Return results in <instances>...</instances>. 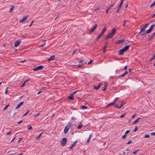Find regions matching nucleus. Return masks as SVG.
<instances>
[{
	"label": "nucleus",
	"instance_id": "f257e3e1",
	"mask_svg": "<svg viewBox=\"0 0 155 155\" xmlns=\"http://www.w3.org/2000/svg\"><path fill=\"white\" fill-rule=\"evenodd\" d=\"M129 47L130 45L125 46L123 49L119 51L118 54L120 55H123L124 52L129 49Z\"/></svg>",
	"mask_w": 155,
	"mask_h": 155
},
{
	"label": "nucleus",
	"instance_id": "f03ea898",
	"mask_svg": "<svg viewBox=\"0 0 155 155\" xmlns=\"http://www.w3.org/2000/svg\"><path fill=\"white\" fill-rule=\"evenodd\" d=\"M71 126V122H69L68 124L65 126L64 130V133L66 134L69 130Z\"/></svg>",
	"mask_w": 155,
	"mask_h": 155
},
{
	"label": "nucleus",
	"instance_id": "7ed1b4c3",
	"mask_svg": "<svg viewBox=\"0 0 155 155\" xmlns=\"http://www.w3.org/2000/svg\"><path fill=\"white\" fill-rule=\"evenodd\" d=\"M67 142V139L66 138H63L61 141V144L62 146H64Z\"/></svg>",
	"mask_w": 155,
	"mask_h": 155
},
{
	"label": "nucleus",
	"instance_id": "20e7f679",
	"mask_svg": "<svg viewBox=\"0 0 155 155\" xmlns=\"http://www.w3.org/2000/svg\"><path fill=\"white\" fill-rule=\"evenodd\" d=\"M145 28L143 27V28H141L140 31L139 33V34L142 36L144 35V34L146 33V32L145 31Z\"/></svg>",
	"mask_w": 155,
	"mask_h": 155
},
{
	"label": "nucleus",
	"instance_id": "39448f33",
	"mask_svg": "<svg viewBox=\"0 0 155 155\" xmlns=\"http://www.w3.org/2000/svg\"><path fill=\"white\" fill-rule=\"evenodd\" d=\"M44 68V66L43 65H40L35 68L33 69V71H37L38 70H42Z\"/></svg>",
	"mask_w": 155,
	"mask_h": 155
},
{
	"label": "nucleus",
	"instance_id": "423d86ee",
	"mask_svg": "<svg viewBox=\"0 0 155 155\" xmlns=\"http://www.w3.org/2000/svg\"><path fill=\"white\" fill-rule=\"evenodd\" d=\"M155 26V24L152 25L150 27L149 29L146 31V33L147 34L150 33L153 30V28Z\"/></svg>",
	"mask_w": 155,
	"mask_h": 155
},
{
	"label": "nucleus",
	"instance_id": "0eeeda50",
	"mask_svg": "<svg viewBox=\"0 0 155 155\" xmlns=\"http://www.w3.org/2000/svg\"><path fill=\"white\" fill-rule=\"evenodd\" d=\"M106 28L105 27H104L103 28V29L102 30V31L101 33H100V34L98 36V37L97 38H96V40H98L99 38H100L101 36H102L104 34V32L106 31Z\"/></svg>",
	"mask_w": 155,
	"mask_h": 155
},
{
	"label": "nucleus",
	"instance_id": "6e6552de",
	"mask_svg": "<svg viewBox=\"0 0 155 155\" xmlns=\"http://www.w3.org/2000/svg\"><path fill=\"white\" fill-rule=\"evenodd\" d=\"M114 36V35H112L110 33L105 37V39L107 40L109 38H112Z\"/></svg>",
	"mask_w": 155,
	"mask_h": 155
},
{
	"label": "nucleus",
	"instance_id": "1a4fd4ad",
	"mask_svg": "<svg viewBox=\"0 0 155 155\" xmlns=\"http://www.w3.org/2000/svg\"><path fill=\"white\" fill-rule=\"evenodd\" d=\"M97 26V24H95L93 26L92 28H91L90 30V32L91 33L93 31H94L95 29L96 28Z\"/></svg>",
	"mask_w": 155,
	"mask_h": 155
},
{
	"label": "nucleus",
	"instance_id": "9d476101",
	"mask_svg": "<svg viewBox=\"0 0 155 155\" xmlns=\"http://www.w3.org/2000/svg\"><path fill=\"white\" fill-rule=\"evenodd\" d=\"M21 41L20 40H17L15 43L14 46L15 47L18 46L21 43Z\"/></svg>",
	"mask_w": 155,
	"mask_h": 155
},
{
	"label": "nucleus",
	"instance_id": "9b49d317",
	"mask_svg": "<svg viewBox=\"0 0 155 155\" xmlns=\"http://www.w3.org/2000/svg\"><path fill=\"white\" fill-rule=\"evenodd\" d=\"M24 102L22 101L21 102H20L18 105L15 107V109H17L18 108H19L23 104Z\"/></svg>",
	"mask_w": 155,
	"mask_h": 155
},
{
	"label": "nucleus",
	"instance_id": "f8f14e48",
	"mask_svg": "<svg viewBox=\"0 0 155 155\" xmlns=\"http://www.w3.org/2000/svg\"><path fill=\"white\" fill-rule=\"evenodd\" d=\"M28 17V15H26L25 17H23L22 19L20 20V22H21L24 21Z\"/></svg>",
	"mask_w": 155,
	"mask_h": 155
},
{
	"label": "nucleus",
	"instance_id": "ddd939ff",
	"mask_svg": "<svg viewBox=\"0 0 155 155\" xmlns=\"http://www.w3.org/2000/svg\"><path fill=\"white\" fill-rule=\"evenodd\" d=\"M101 83H99L97 86H93L94 88L95 89L97 90L101 87Z\"/></svg>",
	"mask_w": 155,
	"mask_h": 155
},
{
	"label": "nucleus",
	"instance_id": "4468645a",
	"mask_svg": "<svg viewBox=\"0 0 155 155\" xmlns=\"http://www.w3.org/2000/svg\"><path fill=\"white\" fill-rule=\"evenodd\" d=\"M155 36V32L153 33L149 38L148 41H150Z\"/></svg>",
	"mask_w": 155,
	"mask_h": 155
},
{
	"label": "nucleus",
	"instance_id": "2eb2a0df",
	"mask_svg": "<svg viewBox=\"0 0 155 155\" xmlns=\"http://www.w3.org/2000/svg\"><path fill=\"white\" fill-rule=\"evenodd\" d=\"M116 29L115 28H113L112 30L110 33H111V34L114 35L116 33Z\"/></svg>",
	"mask_w": 155,
	"mask_h": 155
},
{
	"label": "nucleus",
	"instance_id": "dca6fc26",
	"mask_svg": "<svg viewBox=\"0 0 155 155\" xmlns=\"http://www.w3.org/2000/svg\"><path fill=\"white\" fill-rule=\"evenodd\" d=\"M55 56L54 55H53V56H51L50 58L48 59V61H51L53 60L55 58Z\"/></svg>",
	"mask_w": 155,
	"mask_h": 155
},
{
	"label": "nucleus",
	"instance_id": "f3484780",
	"mask_svg": "<svg viewBox=\"0 0 155 155\" xmlns=\"http://www.w3.org/2000/svg\"><path fill=\"white\" fill-rule=\"evenodd\" d=\"M124 41V40H118L116 42V44H120L123 43Z\"/></svg>",
	"mask_w": 155,
	"mask_h": 155
},
{
	"label": "nucleus",
	"instance_id": "a211bd4d",
	"mask_svg": "<svg viewBox=\"0 0 155 155\" xmlns=\"http://www.w3.org/2000/svg\"><path fill=\"white\" fill-rule=\"evenodd\" d=\"M141 119L140 117H138L137 119H136L134 121L133 123V124H135L137 123H138L139 121V120Z\"/></svg>",
	"mask_w": 155,
	"mask_h": 155
},
{
	"label": "nucleus",
	"instance_id": "6ab92c4d",
	"mask_svg": "<svg viewBox=\"0 0 155 155\" xmlns=\"http://www.w3.org/2000/svg\"><path fill=\"white\" fill-rule=\"evenodd\" d=\"M74 97V96H72L71 95L70 96H69L68 97V98L69 99H70L71 100H73L74 99V98H73V97Z\"/></svg>",
	"mask_w": 155,
	"mask_h": 155
},
{
	"label": "nucleus",
	"instance_id": "aec40b11",
	"mask_svg": "<svg viewBox=\"0 0 155 155\" xmlns=\"http://www.w3.org/2000/svg\"><path fill=\"white\" fill-rule=\"evenodd\" d=\"M114 103L113 102L112 103H110L108 104V105H107L106 106V107H108L110 106L114 105Z\"/></svg>",
	"mask_w": 155,
	"mask_h": 155
},
{
	"label": "nucleus",
	"instance_id": "412c9836",
	"mask_svg": "<svg viewBox=\"0 0 155 155\" xmlns=\"http://www.w3.org/2000/svg\"><path fill=\"white\" fill-rule=\"evenodd\" d=\"M80 108H81L82 109L84 110L87 109V107L86 106L84 105L81 106Z\"/></svg>",
	"mask_w": 155,
	"mask_h": 155
},
{
	"label": "nucleus",
	"instance_id": "4be33fe9",
	"mask_svg": "<svg viewBox=\"0 0 155 155\" xmlns=\"http://www.w3.org/2000/svg\"><path fill=\"white\" fill-rule=\"evenodd\" d=\"M28 81V80H26V81H25L20 86V87H24L25 84V83L26 82Z\"/></svg>",
	"mask_w": 155,
	"mask_h": 155
},
{
	"label": "nucleus",
	"instance_id": "5701e85b",
	"mask_svg": "<svg viewBox=\"0 0 155 155\" xmlns=\"http://www.w3.org/2000/svg\"><path fill=\"white\" fill-rule=\"evenodd\" d=\"M78 142L77 140H76L74 142L71 146L73 147L76 144V143Z\"/></svg>",
	"mask_w": 155,
	"mask_h": 155
},
{
	"label": "nucleus",
	"instance_id": "b1692460",
	"mask_svg": "<svg viewBox=\"0 0 155 155\" xmlns=\"http://www.w3.org/2000/svg\"><path fill=\"white\" fill-rule=\"evenodd\" d=\"M149 134L151 135H155V132H153L152 131H150Z\"/></svg>",
	"mask_w": 155,
	"mask_h": 155
},
{
	"label": "nucleus",
	"instance_id": "393cba45",
	"mask_svg": "<svg viewBox=\"0 0 155 155\" xmlns=\"http://www.w3.org/2000/svg\"><path fill=\"white\" fill-rule=\"evenodd\" d=\"M43 42L44 43V44H42L40 46H39V47H43L44 46V45L45 44V40H43Z\"/></svg>",
	"mask_w": 155,
	"mask_h": 155
},
{
	"label": "nucleus",
	"instance_id": "a878e982",
	"mask_svg": "<svg viewBox=\"0 0 155 155\" xmlns=\"http://www.w3.org/2000/svg\"><path fill=\"white\" fill-rule=\"evenodd\" d=\"M83 127V125L82 124H80L79 125L78 127H77V128L78 129H80L81 128Z\"/></svg>",
	"mask_w": 155,
	"mask_h": 155
},
{
	"label": "nucleus",
	"instance_id": "bb28decb",
	"mask_svg": "<svg viewBox=\"0 0 155 155\" xmlns=\"http://www.w3.org/2000/svg\"><path fill=\"white\" fill-rule=\"evenodd\" d=\"M114 3L113 4L111 5L108 7V9L110 10L112 7H113L114 6Z\"/></svg>",
	"mask_w": 155,
	"mask_h": 155
},
{
	"label": "nucleus",
	"instance_id": "cd10ccee",
	"mask_svg": "<svg viewBox=\"0 0 155 155\" xmlns=\"http://www.w3.org/2000/svg\"><path fill=\"white\" fill-rule=\"evenodd\" d=\"M91 136H89V138L88 139L87 141L86 142V143H88L89 141L90 140L91 138Z\"/></svg>",
	"mask_w": 155,
	"mask_h": 155
},
{
	"label": "nucleus",
	"instance_id": "c85d7f7f",
	"mask_svg": "<svg viewBox=\"0 0 155 155\" xmlns=\"http://www.w3.org/2000/svg\"><path fill=\"white\" fill-rule=\"evenodd\" d=\"M119 97H117L114 99L113 101V102L115 104L116 101L118 99Z\"/></svg>",
	"mask_w": 155,
	"mask_h": 155
},
{
	"label": "nucleus",
	"instance_id": "c756f323",
	"mask_svg": "<svg viewBox=\"0 0 155 155\" xmlns=\"http://www.w3.org/2000/svg\"><path fill=\"white\" fill-rule=\"evenodd\" d=\"M9 106V104H8L5 106V107L3 108V110H6L8 107Z\"/></svg>",
	"mask_w": 155,
	"mask_h": 155
},
{
	"label": "nucleus",
	"instance_id": "7c9ffc66",
	"mask_svg": "<svg viewBox=\"0 0 155 155\" xmlns=\"http://www.w3.org/2000/svg\"><path fill=\"white\" fill-rule=\"evenodd\" d=\"M123 0H121V2H120V4L118 6L119 7H121V6H122V5H123Z\"/></svg>",
	"mask_w": 155,
	"mask_h": 155
},
{
	"label": "nucleus",
	"instance_id": "2f4dec72",
	"mask_svg": "<svg viewBox=\"0 0 155 155\" xmlns=\"http://www.w3.org/2000/svg\"><path fill=\"white\" fill-rule=\"evenodd\" d=\"M154 5H155V1L150 6V8L153 7Z\"/></svg>",
	"mask_w": 155,
	"mask_h": 155
},
{
	"label": "nucleus",
	"instance_id": "473e14b6",
	"mask_svg": "<svg viewBox=\"0 0 155 155\" xmlns=\"http://www.w3.org/2000/svg\"><path fill=\"white\" fill-rule=\"evenodd\" d=\"M78 91H73V92H72L71 94V95L72 96H74V95Z\"/></svg>",
	"mask_w": 155,
	"mask_h": 155
},
{
	"label": "nucleus",
	"instance_id": "72a5a7b5",
	"mask_svg": "<svg viewBox=\"0 0 155 155\" xmlns=\"http://www.w3.org/2000/svg\"><path fill=\"white\" fill-rule=\"evenodd\" d=\"M121 7H119V6H118V7H117V13L119 12V11L120 10V9Z\"/></svg>",
	"mask_w": 155,
	"mask_h": 155
},
{
	"label": "nucleus",
	"instance_id": "f704fd0d",
	"mask_svg": "<svg viewBox=\"0 0 155 155\" xmlns=\"http://www.w3.org/2000/svg\"><path fill=\"white\" fill-rule=\"evenodd\" d=\"M154 59H155V55H154L152 58L150 60V61H151Z\"/></svg>",
	"mask_w": 155,
	"mask_h": 155
},
{
	"label": "nucleus",
	"instance_id": "c9c22d12",
	"mask_svg": "<svg viewBox=\"0 0 155 155\" xmlns=\"http://www.w3.org/2000/svg\"><path fill=\"white\" fill-rule=\"evenodd\" d=\"M130 132V130H127L125 133V134L123 136H126V134H128Z\"/></svg>",
	"mask_w": 155,
	"mask_h": 155
},
{
	"label": "nucleus",
	"instance_id": "e433bc0d",
	"mask_svg": "<svg viewBox=\"0 0 155 155\" xmlns=\"http://www.w3.org/2000/svg\"><path fill=\"white\" fill-rule=\"evenodd\" d=\"M34 20L32 21H31V24L28 26L29 27H30L32 26V24H33V23H34Z\"/></svg>",
	"mask_w": 155,
	"mask_h": 155
},
{
	"label": "nucleus",
	"instance_id": "4c0bfd02",
	"mask_svg": "<svg viewBox=\"0 0 155 155\" xmlns=\"http://www.w3.org/2000/svg\"><path fill=\"white\" fill-rule=\"evenodd\" d=\"M14 6H13V7H12L10 9V10H9V12H12V10H13L14 8Z\"/></svg>",
	"mask_w": 155,
	"mask_h": 155
},
{
	"label": "nucleus",
	"instance_id": "58836bf2",
	"mask_svg": "<svg viewBox=\"0 0 155 155\" xmlns=\"http://www.w3.org/2000/svg\"><path fill=\"white\" fill-rule=\"evenodd\" d=\"M125 76V74H124V73H123L122 75H119L118 76V77L119 78L124 77Z\"/></svg>",
	"mask_w": 155,
	"mask_h": 155
},
{
	"label": "nucleus",
	"instance_id": "ea45409f",
	"mask_svg": "<svg viewBox=\"0 0 155 155\" xmlns=\"http://www.w3.org/2000/svg\"><path fill=\"white\" fill-rule=\"evenodd\" d=\"M40 113H38L35 115V117H37L38 116L40 115Z\"/></svg>",
	"mask_w": 155,
	"mask_h": 155
},
{
	"label": "nucleus",
	"instance_id": "a19ab883",
	"mask_svg": "<svg viewBox=\"0 0 155 155\" xmlns=\"http://www.w3.org/2000/svg\"><path fill=\"white\" fill-rule=\"evenodd\" d=\"M125 104V103H122L118 107V108H120L123 105Z\"/></svg>",
	"mask_w": 155,
	"mask_h": 155
},
{
	"label": "nucleus",
	"instance_id": "79ce46f5",
	"mask_svg": "<svg viewBox=\"0 0 155 155\" xmlns=\"http://www.w3.org/2000/svg\"><path fill=\"white\" fill-rule=\"evenodd\" d=\"M138 130V128L137 127H136L134 130V132H136Z\"/></svg>",
	"mask_w": 155,
	"mask_h": 155
},
{
	"label": "nucleus",
	"instance_id": "37998d69",
	"mask_svg": "<svg viewBox=\"0 0 155 155\" xmlns=\"http://www.w3.org/2000/svg\"><path fill=\"white\" fill-rule=\"evenodd\" d=\"M32 127L29 126L28 127V129L29 130H30L32 129Z\"/></svg>",
	"mask_w": 155,
	"mask_h": 155
},
{
	"label": "nucleus",
	"instance_id": "c03bdc74",
	"mask_svg": "<svg viewBox=\"0 0 155 155\" xmlns=\"http://www.w3.org/2000/svg\"><path fill=\"white\" fill-rule=\"evenodd\" d=\"M83 66V64H78V68H81V67H82Z\"/></svg>",
	"mask_w": 155,
	"mask_h": 155
},
{
	"label": "nucleus",
	"instance_id": "a18cd8bd",
	"mask_svg": "<svg viewBox=\"0 0 155 155\" xmlns=\"http://www.w3.org/2000/svg\"><path fill=\"white\" fill-rule=\"evenodd\" d=\"M93 61V60H91L90 61H89L88 63V64H89L91 63H92V62Z\"/></svg>",
	"mask_w": 155,
	"mask_h": 155
},
{
	"label": "nucleus",
	"instance_id": "49530a36",
	"mask_svg": "<svg viewBox=\"0 0 155 155\" xmlns=\"http://www.w3.org/2000/svg\"><path fill=\"white\" fill-rule=\"evenodd\" d=\"M125 115V114H122L120 116V118H123V117Z\"/></svg>",
	"mask_w": 155,
	"mask_h": 155
},
{
	"label": "nucleus",
	"instance_id": "de8ad7c7",
	"mask_svg": "<svg viewBox=\"0 0 155 155\" xmlns=\"http://www.w3.org/2000/svg\"><path fill=\"white\" fill-rule=\"evenodd\" d=\"M29 110H28V111H27V112H26V113H25V114L23 115V116H26V115H27V114L28 113V112H29Z\"/></svg>",
	"mask_w": 155,
	"mask_h": 155
},
{
	"label": "nucleus",
	"instance_id": "09e8293b",
	"mask_svg": "<svg viewBox=\"0 0 155 155\" xmlns=\"http://www.w3.org/2000/svg\"><path fill=\"white\" fill-rule=\"evenodd\" d=\"M109 10V9H108V8L106 9V14H107L108 13V11Z\"/></svg>",
	"mask_w": 155,
	"mask_h": 155
},
{
	"label": "nucleus",
	"instance_id": "8fccbe9b",
	"mask_svg": "<svg viewBox=\"0 0 155 155\" xmlns=\"http://www.w3.org/2000/svg\"><path fill=\"white\" fill-rule=\"evenodd\" d=\"M107 85H108V83H107V82H105V83H104V86L107 87Z\"/></svg>",
	"mask_w": 155,
	"mask_h": 155
},
{
	"label": "nucleus",
	"instance_id": "3c124183",
	"mask_svg": "<svg viewBox=\"0 0 155 155\" xmlns=\"http://www.w3.org/2000/svg\"><path fill=\"white\" fill-rule=\"evenodd\" d=\"M138 151V150H136L134 151L133 152V153L134 154H136V153H137V152Z\"/></svg>",
	"mask_w": 155,
	"mask_h": 155
},
{
	"label": "nucleus",
	"instance_id": "603ef678",
	"mask_svg": "<svg viewBox=\"0 0 155 155\" xmlns=\"http://www.w3.org/2000/svg\"><path fill=\"white\" fill-rule=\"evenodd\" d=\"M8 88H7L6 89H5V94H7L8 92Z\"/></svg>",
	"mask_w": 155,
	"mask_h": 155
},
{
	"label": "nucleus",
	"instance_id": "864d4df0",
	"mask_svg": "<svg viewBox=\"0 0 155 155\" xmlns=\"http://www.w3.org/2000/svg\"><path fill=\"white\" fill-rule=\"evenodd\" d=\"M107 88V87L105 86H104V89H103V91H104L106 90V89Z\"/></svg>",
	"mask_w": 155,
	"mask_h": 155
},
{
	"label": "nucleus",
	"instance_id": "5fc2aeb1",
	"mask_svg": "<svg viewBox=\"0 0 155 155\" xmlns=\"http://www.w3.org/2000/svg\"><path fill=\"white\" fill-rule=\"evenodd\" d=\"M71 119L73 120H75L76 119V118L74 117H72L71 118Z\"/></svg>",
	"mask_w": 155,
	"mask_h": 155
},
{
	"label": "nucleus",
	"instance_id": "6e6d98bb",
	"mask_svg": "<svg viewBox=\"0 0 155 155\" xmlns=\"http://www.w3.org/2000/svg\"><path fill=\"white\" fill-rule=\"evenodd\" d=\"M132 142V141L131 140H129L127 143V144H130V143H131Z\"/></svg>",
	"mask_w": 155,
	"mask_h": 155
},
{
	"label": "nucleus",
	"instance_id": "4d7b16f0",
	"mask_svg": "<svg viewBox=\"0 0 155 155\" xmlns=\"http://www.w3.org/2000/svg\"><path fill=\"white\" fill-rule=\"evenodd\" d=\"M128 73V71H125V72L124 73V74L125 75L126 74H127Z\"/></svg>",
	"mask_w": 155,
	"mask_h": 155
},
{
	"label": "nucleus",
	"instance_id": "13d9d810",
	"mask_svg": "<svg viewBox=\"0 0 155 155\" xmlns=\"http://www.w3.org/2000/svg\"><path fill=\"white\" fill-rule=\"evenodd\" d=\"M23 121V120H20V121H19V122H18V124H21V123H22V122Z\"/></svg>",
	"mask_w": 155,
	"mask_h": 155
},
{
	"label": "nucleus",
	"instance_id": "bf43d9fd",
	"mask_svg": "<svg viewBox=\"0 0 155 155\" xmlns=\"http://www.w3.org/2000/svg\"><path fill=\"white\" fill-rule=\"evenodd\" d=\"M148 25V24H147L144 25H143V28H146V27H147V25Z\"/></svg>",
	"mask_w": 155,
	"mask_h": 155
},
{
	"label": "nucleus",
	"instance_id": "052dcab7",
	"mask_svg": "<svg viewBox=\"0 0 155 155\" xmlns=\"http://www.w3.org/2000/svg\"><path fill=\"white\" fill-rule=\"evenodd\" d=\"M127 66H125L124 67V71H125L126 70H127Z\"/></svg>",
	"mask_w": 155,
	"mask_h": 155
},
{
	"label": "nucleus",
	"instance_id": "680f3d73",
	"mask_svg": "<svg viewBox=\"0 0 155 155\" xmlns=\"http://www.w3.org/2000/svg\"><path fill=\"white\" fill-rule=\"evenodd\" d=\"M41 136H37L36 138V140H39Z\"/></svg>",
	"mask_w": 155,
	"mask_h": 155
},
{
	"label": "nucleus",
	"instance_id": "e2e57ef3",
	"mask_svg": "<svg viewBox=\"0 0 155 155\" xmlns=\"http://www.w3.org/2000/svg\"><path fill=\"white\" fill-rule=\"evenodd\" d=\"M136 114H134V115H133V116H132L131 117L132 118H134L135 117V116L136 115Z\"/></svg>",
	"mask_w": 155,
	"mask_h": 155
},
{
	"label": "nucleus",
	"instance_id": "0e129e2a",
	"mask_svg": "<svg viewBox=\"0 0 155 155\" xmlns=\"http://www.w3.org/2000/svg\"><path fill=\"white\" fill-rule=\"evenodd\" d=\"M114 105V106L115 107H117V108H118V107H119V106H118V105Z\"/></svg>",
	"mask_w": 155,
	"mask_h": 155
},
{
	"label": "nucleus",
	"instance_id": "69168bd1",
	"mask_svg": "<svg viewBox=\"0 0 155 155\" xmlns=\"http://www.w3.org/2000/svg\"><path fill=\"white\" fill-rule=\"evenodd\" d=\"M10 132H11V131H10L9 132H8V133H7L6 134V135H8L9 134H10Z\"/></svg>",
	"mask_w": 155,
	"mask_h": 155
},
{
	"label": "nucleus",
	"instance_id": "338daca9",
	"mask_svg": "<svg viewBox=\"0 0 155 155\" xmlns=\"http://www.w3.org/2000/svg\"><path fill=\"white\" fill-rule=\"evenodd\" d=\"M132 69H128V72H130L131 71H132Z\"/></svg>",
	"mask_w": 155,
	"mask_h": 155
},
{
	"label": "nucleus",
	"instance_id": "774afa93",
	"mask_svg": "<svg viewBox=\"0 0 155 155\" xmlns=\"http://www.w3.org/2000/svg\"><path fill=\"white\" fill-rule=\"evenodd\" d=\"M42 92V91H39L38 93V94H40Z\"/></svg>",
	"mask_w": 155,
	"mask_h": 155
}]
</instances>
